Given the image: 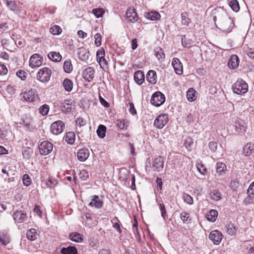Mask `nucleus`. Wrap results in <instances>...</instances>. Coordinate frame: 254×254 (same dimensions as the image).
<instances>
[{
    "mask_svg": "<svg viewBox=\"0 0 254 254\" xmlns=\"http://www.w3.org/2000/svg\"><path fill=\"white\" fill-rule=\"evenodd\" d=\"M64 128V124L61 121L54 122L51 126V131L55 135L60 134Z\"/></svg>",
    "mask_w": 254,
    "mask_h": 254,
    "instance_id": "obj_7",
    "label": "nucleus"
},
{
    "mask_svg": "<svg viewBox=\"0 0 254 254\" xmlns=\"http://www.w3.org/2000/svg\"><path fill=\"white\" fill-rule=\"evenodd\" d=\"M78 58L82 61L87 62L89 59V51L84 47H80L77 49Z\"/></svg>",
    "mask_w": 254,
    "mask_h": 254,
    "instance_id": "obj_14",
    "label": "nucleus"
},
{
    "mask_svg": "<svg viewBox=\"0 0 254 254\" xmlns=\"http://www.w3.org/2000/svg\"><path fill=\"white\" fill-rule=\"evenodd\" d=\"M95 70L92 67H88L83 70L82 76L88 81H91L94 77Z\"/></svg>",
    "mask_w": 254,
    "mask_h": 254,
    "instance_id": "obj_13",
    "label": "nucleus"
},
{
    "mask_svg": "<svg viewBox=\"0 0 254 254\" xmlns=\"http://www.w3.org/2000/svg\"><path fill=\"white\" fill-rule=\"evenodd\" d=\"M232 89L234 93L238 95H242L247 92L248 85L245 81L240 79L232 85Z\"/></svg>",
    "mask_w": 254,
    "mask_h": 254,
    "instance_id": "obj_2",
    "label": "nucleus"
},
{
    "mask_svg": "<svg viewBox=\"0 0 254 254\" xmlns=\"http://www.w3.org/2000/svg\"><path fill=\"white\" fill-rule=\"evenodd\" d=\"M158 205L159 206L161 216L163 217L164 220H166L167 219H168V215L167 214V212L164 204L163 203L158 202Z\"/></svg>",
    "mask_w": 254,
    "mask_h": 254,
    "instance_id": "obj_44",
    "label": "nucleus"
},
{
    "mask_svg": "<svg viewBox=\"0 0 254 254\" xmlns=\"http://www.w3.org/2000/svg\"><path fill=\"white\" fill-rule=\"evenodd\" d=\"M12 216L15 222L17 223L23 222L27 218L26 213L21 210H17L14 212Z\"/></svg>",
    "mask_w": 254,
    "mask_h": 254,
    "instance_id": "obj_16",
    "label": "nucleus"
},
{
    "mask_svg": "<svg viewBox=\"0 0 254 254\" xmlns=\"http://www.w3.org/2000/svg\"><path fill=\"white\" fill-rule=\"evenodd\" d=\"M134 79L137 84L141 85L144 81L143 73L140 70L135 71L134 74Z\"/></svg>",
    "mask_w": 254,
    "mask_h": 254,
    "instance_id": "obj_20",
    "label": "nucleus"
},
{
    "mask_svg": "<svg viewBox=\"0 0 254 254\" xmlns=\"http://www.w3.org/2000/svg\"><path fill=\"white\" fill-rule=\"evenodd\" d=\"M22 94L23 95V99L27 102H34L35 98L37 97V94L35 90L32 89L23 91Z\"/></svg>",
    "mask_w": 254,
    "mask_h": 254,
    "instance_id": "obj_9",
    "label": "nucleus"
},
{
    "mask_svg": "<svg viewBox=\"0 0 254 254\" xmlns=\"http://www.w3.org/2000/svg\"><path fill=\"white\" fill-rule=\"evenodd\" d=\"M175 72L179 75L183 73V64L178 58H174L172 62Z\"/></svg>",
    "mask_w": 254,
    "mask_h": 254,
    "instance_id": "obj_17",
    "label": "nucleus"
},
{
    "mask_svg": "<svg viewBox=\"0 0 254 254\" xmlns=\"http://www.w3.org/2000/svg\"><path fill=\"white\" fill-rule=\"evenodd\" d=\"M62 30L60 26L55 25L50 28V32L53 35H59L61 33Z\"/></svg>",
    "mask_w": 254,
    "mask_h": 254,
    "instance_id": "obj_52",
    "label": "nucleus"
},
{
    "mask_svg": "<svg viewBox=\"0 0 254 254\" xmlns=\"http://www.w3.org/2000/svg\"><path fill=\"white\" fill-rule=\"evenodd\" d=\"M223 236L218 230L212 231L209 235V238L214 245H218L221 242Z\"/></svg>",
    "mask_w": 254,
    "mask_h": 254,
    "instance_id": "obj_11",
    "label": "nucleus"
},
{
    "mask_svg": "<svg viewBox=\"0 0 254 254\" xmlns=\"http://www.w3.org/2000/svg\"><path fill=\"white\" fill-rule=\"evenodd\" d=\"M247 193L248 194H252L254 196V182L249 186Z\"/></svg>",
    "mask_w": 254,
    "mask_h": 254,
    "instance_id": "obj_64",
    "label": "nucleus"
},
{
    "mask_svg": "<svg viewBox=\"0 0 254 254\" xmlns=\"http://www.w3.org/2000/svg\"><path fill=\"white\" fill-rule=\"evenodd\" d=\"M228 3L231 9L235 12L240 10V6L237 0H228Z\"/></svg>",
    "mask_w": 254,
    "mask_h": 254,
    "instance_id": "obj_32",
    "label": "nucleus"
},
{
    "mask_svg": "<svg viewBox=\"0 0 254 254\" xmlns=\"http://www.w3.org/2000/svg\"><path fill=\"white\" fill-rule=\"evenodd\" d=\"M75 135L73 132H68L66 133L65 139L67 143L72 144L75 141Z\"/></svg>",
    "mask_w": 254,
    "mask_h": 254,
    "instance_id": "obj_40",
    "label": "nucleus"
},
{
    "mask_svg": "<svg viewBox=\"0 0 254 254\" xmlns=\"http://www.w3.org/2000/svg\"><path fill=\"white\" fill-rule=\"evenodd\" d=\"M99 64H100L101 68H103L104 66L107 65V61L105 58V57L100 59V60H98L97 61Z\"/></svg>",
    "mask_w": 254,
    "mask_h": 254,
    "instance_id": "obj_62",
    "label": "nucleus"
},
{
    "mask_svg": "<svg viewBox=\"0 0 254 254\" xmlns=\"http://www.w3.org/2000/svg\"><path fill=\"white\" fill-rule=\"evenodd\" d=\"M48 57L49 59L56 62H60L62 59V56L60 54L56 52H50L48 55Z\"/></svg>",
    "mask_w": 254,
    "mask_h": 254,
    "instance_id": "obj_28",
    "label": "nucleus"
},
{
    "mask_svg": "<svg viewBox=\"0 0 254 254\" xmlns=\"http://www.w3.org/2000/svg\"><path fill=\"white\" fill-rule=\"evenodd\" d=\"M3 1L6 4L7 6L10 10L15 12H18L19 11L16 2L15 0H3Z\"/></svg>",
    "mask_w": 254,
    "mask_h": 254,
    "instance_id": "obj_22",
    "label": "nucleus"
},
{
    "mask_svg": "<svg viewBox=\"0 0 254 254\" xmlns=\"http://www.w3.org/2000/svg\"><path fill=\"white\" fill-rule=\"evenodd\" d=\"M218 216V212L216 210L212 209L210 210L206 214V218L207 220L210 222H214Z\"/></svg>",
    "mask_w": 254,
    "mask_h": 254,
    "instance_id": "obj_25",
    "label": "nucleus"
},
{
    "mask_svg": "<svg viewBox=\"0 0 254 254\" xmlns=\"http://www.w3.org/2000/svg\"><path fill=\"white\" fill-rule=\"evenodd\" d=\"M61 252L63 254H78L77 249L73 246L63 248L61 250Z\"/></svg>",
    "mask_w": 254,
    "mask_h": 254,
    "instance_id": "obj_27",
    "label": "nucleus"
},
{
    "mask_svg": "<svg viewBox=\"0 0 254 254\" xmlns=\"http://www.w3.org/2000/svg\"><path fill=\"white\" fill-rule=\"evenodd\" d=\"M164 159L163 157L158 156L154 159L152 163V168L154 171H162L164 168Z\"/></svg>",
    "mask_w": 254,
    "mask_h": 254,
    "instance_id": "obj_10",
    "label": "nucleus"
},
{
    "mask_svg": "<svg viewBox=\"0 0 254 254\" xmlns=\"http://www.w3.org/2000/svg\"><path fill=\"white\" fill-rule=\"evenodd\" d=\"M51 73L52 71L49 68H42L38 71L37 78L42 82H47L50 80Z\"/></svg>",
    "mask_w": 254,
    "mask_h": 254,
    "instance_id": "obj_4",
    "label": "nucleus"
},
{
    "mask_svg": "<svg viewBox=\"0 0 254 254\" xmlns=\"http://www.w3.org/2000/svg\"><path fill=\"white\" fill-rule=\"evenodd\" d=\"M43 59L38 54H34L31 56L29 60V65L32 68L39 67L42 65Z\"/></svg>",
    "mask_w": 254,
    "mask_h": 254,
    "instance_id": "obj_8",
    "label": "nucleus"
},
{
    "mask_svg": "<svg viewBox=\"0 0 254 254\" xmlns=\"http://www.w3.org/2000/svg\"><path fill=\"white\" fill-rule=\"evenodd\" d=\"M63 67L65 72L70 73L73 69L71 61L70 60L65 61L64 62Z\"/></svg>",
    "mask_w": 254,
    "mask_h": 254,
    "instance_id": "obj_43",
    "label": "nucleus"
},
{
    "mask_svg": "<svg viewBox=\"0 0 254 254\" xmlns=\"http://www.w3.org/2000/svg\"><path fill=\"white\" fill-rule=\"evenodd\" d=\"M193 143V139L191 137H188L185 140L184 144L188 149H191Z\"/></svg>",
    "mask_w": 254,
    "mask_h": 254,
    "instance_id": "obj_55",
    "label": "nucleus"
},
{
    "mask_svg": "<svg viewBox=\"0 0 254 254\" xmlns=\"http://www.w3.org/2000/svg\"><path fill=\"white\" fill-rule=\"evenodd\" d=\"M247 249H249L248 254H254V242L248 241Z\"/></svg>",
    "mask_w": 254,
    "mask_h": 254,
    "instance_id": "obj_58",
    "label": "nucleus"
},
{
    "mask_svg": "<svg viewBox=\"0 0 254 254\" xmlns=\"http://www.w3.org/2000/svg\"><path fill=\"white\" fill-rule=\"evenodd\" d=\"M91 197V201L89 203V206L94 207L97 209L101 208L103 206V201L98 195H94Z\"/></svg>",
    "mask_w": 254,
    "mask_h": 254,
    "instance_id": "obj_12",
    "label": "nucleus"
},
{
    "mask_svg": "<svg viewBox=\"0 0 254 254\" xmlns=\"http://www.w3.org/2000/svg\"><path fill=\"white\" fill-rule=\"evenodd\" d=\"M195 90L192 88L188 90L186 96L189 101L192 102L196 99V96L195 95Z\"/></svg>",
    "mask_w": 254,
    "mask_h": 254,
    "instance_id": "obj_34",
    "label": "nucleus"
},
{
    "mask_svg": "<svg viewBox=\"0 0 254 254\" xmlns=\"http://www.w3.org/2000/svg\"><path fill=\"white\" fill-rule=\"evenodd\" d=\"M63 86L66 91L70 92L72 89V82L69 79H65L63 81Z\"/></svg>",
    "mask_w": 254,
    "mask_h": 254,
    "instance_id": "obj_37",
    "label": "nucleus"
},
{
    "mask_svg": "<svg viewBox=\"0 0 254 254\" xmlns=\"http://www.w3.org/2000/svg\"><path fill=\"white\" fill-rule=\"evenodd\" d=\"M155 56L158 60L164 59L165 58V54L162 49L157 47L154 50Z\"/></svg>",
    "mask_w": 254,
    "mask_h": 254,
    "instance_id": "obj_39",
    "label": "nucleus"
},
{
    "mask_svg": "<svg viewBox=\"0 0 254 254\" xmlns=\"http://www.w3.org/2000/svg\"><path fill=\"white\" fill-rule=\"evenodd\" d=\"M254 196L252 194H248V196L245 198L244 201L246 204L254 203Z\"/></svg>",
    "mask_w": 254,
    "mask_h": 254,
    "instance_id": "obj_61",
    "label": "nucleus"
},
{
    "mask_svg": "<svg viewBox=\"0 0 254 254\" xmlns=\"http://www.w3.org/2000/svg\"><path fill=\"white\" fill-rule=\"evenodd\" d=\"M7 69L4 64H0V75H4L7 73Z\"/></svg>",
    "mask_w": 254,
    "mask_h": 254,
    "instance_id": "obj_63",
    "label": "nucleus"
},
{
    "mask_svg": "<svg viewBox=\"0 0 254 254\" xmlns=\"http://www.w3.org/2000/svg\"><path fill=\"white\" fill-rule=\"evenodd\" d=\"M23 184L26 187L29 186L31 184V180L28 174H24L22 178Z\"/></svg>",
    "mask_w": 254,
    "mask_h": 254,
    "instance_id": "obj_54",
    "label": "nucleus"
},
{
    "mask_svg": "<svg viewBox=\"0 0 254 254\" xmlns=\"http://www.w3.org/2000/svg\"><path fill=\"white\" fill-rule=\"evenodd\" d=\"M38 235L36 230L34 228L29 229L27 231L26 233L27 239L31 241L36 239Z\"/></svg>",
    "mask_w": 254,
    "mask_h": 254,
    "instance_id": "obj_30",
    "label": "nucleus"
},
{
    "mask_svg": "<svg viewBox=\"0 0 254 254\" xmlns=\"http://www.w3.org/2000/svg\"><path fill=\"white\" fill-rule=\"evenodd\" d=\"M208 147H209V148L210 149V150L212 152H215L217 150V144L216 142L210 141L209 143Z\"/></svg>",
    "mask_w": 254,
    "mask_h": 254,
    "instance_id": "obj_60",
    "label": "nucleus"
},
{
    "mask_svg": "<svg viewBox=\"0 0 254 254\" xmlns=\"http://www.w3.org/2000/svg\"><path fill=\"white\" fill-rule=\"evenodd\" d=\"M92 13L97 17L100 18L102 17L105 13V10L102 8H94L92 10Z\"/></svg>",
    "mask_w": 254,
    "mask_h": 254,
    "instance_id": "obj_45",
    "label": "nucleus"
},
{
    "mask_svg": "<svg viewBox=\"0 0 254 254\" xmlns=\"http://www.w3.org/2000/svg\"><path fill=\"white\" fill-rule=\"evenodd\" d=\"M33 150L30 147H27L24 150L22 151L23 157L26 159H29L32 154Z\"/></svg>",
    "mask_w": 254,
    "mask_h": 254,
    "instance_id": "obj_46",
    "label": "nucleus"
},
{
    "mask_svg": "<svg viewBox=\"0 0 254 254\" xmlns=\"http://www.w3.org/2000/svg\"><path fill=\"white\" fill-rule=\"evenodd\" d=\"M77 157L80 161L84 162L87 159L89 156V151L87 148L79 149L77 152Z\"/></svg>",
    "mask_w": 254,
    "mask_h": 254,
    "instance_id": "obj_18",
    "label": "nucleus"
},
{
    "mask_svg": "<svg viewBox=\"0 0 254 254\" xmlns=\"http://www.w3.org/2000/svg\"><path fill=\"white\" fill-rule=\"evenodd\" d=\"M126 16L127 19L131 23H134L138 20V16L136 10L134 8L127 9L126 13Z\"/></svg>",
    "mask_w": 254,
    "mask_h": 254,
    "instance_id": "obj_15",
    "label": "nucleus"
},
{
    "mask_svg": "<svg viewBox=\"0 0 254 254\" xmlns=\"http://www.w3.org/2000/svg\"><path fill=\"white\" fill-rule=\"evenodd\" d=\"M247 125L243 121L236 124V130L239 133H244L246 131Z\"/></svg>",
    "mask_w": 254,
    "mask_h": 254,
    "instance_id": "obj_35",
    "label": "nucleus"
},
{
    "mask_svg": "<svg viewBox=\"0 0 254 254\" xmlns=\"http://www.w3.org/2000/svg\"><path fill=\"white\" fill-rule=\"evenodd\" d=\"M183 198L184 199V201L186 203H187L190 205H191L193 203V200L192 197L189 194H188L187 193H185L183 194Z\"/></svg>",
    "mask_w": 254,
    "mask_h": 254,
    "instance_id": "obj_53",
    "label": "nucleus"
},
{
    "mask_svg": "<svg viewBox=\"0 0 254 254\" xmlns=\"http://www.w3.org/2000/svg\"><path fill=\"white\" fill-rule=\"evenodd\" d=\"M39 111L42 116L47 115L49 111V105L45 104L41 106L39 109Z\"/></svg>",
    "mask_w": 254,
    "mask_h": 254,
    "instance_id": "obj_51",
    "label": "nucleus"
},
{
    "mask_svg": "<svg viewBox=\"0 0 254 254\" xmlns=\"http://www.w3.org/2000/svg\"><path fill=\"white\" fill-rule=\"evenodd\" d=\"M254 149V144H252L251 143H248L243 148V154L246 156H250L253 153Z\"/></svg>",
    "mask_w": 254,
    "mask_h": 254,
    "instance_id": "obj_24",
    "label": "nucleus"
},
{
    "mask_svg": "<svg viewBox=\"0 0 254 254\" xmlns=\"http://www.w3.org/2000/svg\"><path fill=\"white\" fill-rule=\"evenodd\" d=\"M181 41L182 46L187 48H190L192 43V41L190 39H187L185 35L182 36Z\"/></svg>",
    "mask_w": 254,
    "mask_h": 254,
    "instance_id": "obj_41",
    "label": "nucleus"
},
{
    "mask_svg": "<svg viewBox=\"0 0 254 254\" xmlns=\"http://www.w3.org/2000/svg\"><path fill=\"white\" fill-rule=\"evenodd\" d=\"M69 238L71 241L76 243H81L83 241L82 235L77 232L71 233L69 235Z\"/></svg>",
    "mask_w": 254,
    "mask_h": 254,
    "instance_id": "obj_29",
    "label": "nucleus"
},
{
    "mask_svg": "<svg viewBox=\"0 0 254 254\" xmlns=\"http://www.w3.org/2000/svg\"><path fill=\"white\" fill-rule=\"evenodd\" d=\"M226 231L229 235H234L236 232V229L232 224H229L226 226Z\"/></svg>",
    "mask_w": 254,
    "mask_h": 254,
    "instance_id": "obj_49",
    "label": "nucleus"
},
{
    "mask_svg": "<svg viewBox=\"0 0 254 254\" xmlns=\"http://www.w3.org/2000/svg\"><path fill=\"white\" fill-rule=\"evenodd\" d=\"M95 44L99 47L101 45L102 37L100 33H97L94 35Z\"/></svg>",
    "mask_w": 254,
    "mask_h": 254,
    "instance_id": "obj_57",
    "label": "nucleus"
},
{
    "mask_svg": "<svg viewBox=\"0 0 254 254\" xmlns=\"http://www.w3.org/2000/svg\"><path fill=\"white\" fill-rule=\"evenodd\" d=\"M168 116L166 114L159 115L154 121V126L159 129L162 128L168 122Z\"/></svg>",
    "mask_w": 254,
    "mask_h": 254,
    "instance_id": "obj_5",
    "label": "nucleus"
},
{
    "mask_svg": "<svg viewBox=\"0 0 254 254\" xmlns=\"http://www.w3.org/2000/svg\"><path fill=\"white\" fill-rule=\"evenodd\" d=\"M53 148V144L48 141H43L39 145V152L42 155L49 154L52 151Z\"/></svg>",
    "mask_w": 254,
    "mask_h": 254,
    "instance_id": "obj_6",
    "label": "nucleus"
},
{
    "mask_svg": "<svg viewBox=\"0 0 254 254\" xmlns=\"http://www.w3.org/2000/svg\"><path fill=\"white\" fill-rule=\"evenodd\" d=\"M61 108L63 111H67L68 112H70L72 106L70 100H64L61 105Z\"/></svg>",
    "mask_w": 254,
    "mask_h": 254,
    "instance_id": "obj_33",
    "label": "nucleus"
},
{
    "mask_svg": "<svg viewBox=\"0 0 254 254\" xmlns=\"http://www.w3.org/2000/svg\"><path fill=\"white\" fill-rule=\"evenodd\" d=\"M213 20L217 28L224 32H230L234 24L233 20L227 14H218L213 17Z\"/></svg>",
    "mask_w": 254,
    "mask_h": 254,
    "instance_id": "obj_1",
    "label": "nucleus"
},
{
    "mask_svg": "<svg viewBox=\"0 0 254 254\" xmlns=\"http://www.w3.org/2000/svg\"><path fill=\"white\" fill-rule=\"evenodd\" d=\"M226 170V165L222 162H217L216 164V170L217 173L219 175H223L225 173Z\"/></svg>",
    "mask_w": 254,
    "mask_h": 254,
    "instance_id": "obj_26",
    "label": "nucleus"
},
{
    "mask_svg": "<svg viewBox=\"0 0 254 254\" xmlns=\"http://www.w3.org/2000/svg\"><path fill=\"white\" fill-rule=\"evenodd\" d=\"M182 23L183 25L188 26L191 22V20L189 18L188 14L186 12L181 14Z\"/></svg>",
    "mask_w": 254,
    "mask_h": 254,
    "instance_id": "obj_42",
    "label": "nucleus"
},
{
    "mask_svg": "<svg viewBox=\"0 0 254 254\" xmlns=\"http://www.w3.org/2000/svg\"><path fill=\"white\" fill-rule=\"evenodd\" d=\"M144 16L148 19L154 21L160 19L161 16L157 11H150L144 13Z\"/></svg>",
    "mask_w": 254,
    "mask_h": 254,
    "instance_id": "obj_23",
    "label": "nucleus"
},
{
    "mask_svg": "<svg viewBox=\"0 0 254 254\" xmlns=\"http://www.w3.org/2000/svg\"><path fill=\"white\" fill-rule=\"evenodd\" d=\"M210 198L215 201H218L221 198L220 192L217 190H211L209 193Z\"/></svg>",
    "mask_w": 254,
    "mask_h": 254,
    "instance_id": "obj_31",
    "label": "nucleus"
},
{
    "mask_svg": "<svg viewBox=\"0 0 254 254\" xmlns=\"http://www.w3.org/2000/svg\"><path fill=\"white\" fill-rule=\"evenodd\" d=\"M165 101V95L161 92L157 91L152 95L150 103L154 106L159 107L164 103Z\"/></svg>",
    "mask_w": 254,
    "mask_h": 254,
    "instance_id": "obj_3",
    "label": "nucleus"
},
{
    "mask_svg": "<svg viewBox=\"0 0 254 254\" xmlns=\"http://www.w3.org/2000/svg\"><path fill=\"white\" fill-rule=\"evenodd\" d=\"M106 127L102 125H100L98 127L97 129V133L99 137L100 138H104L106 135Z\"/></svg>",
    "mask_w": 254,
    "mask_h": 254,
    "instance_id": "obj_36",
    "label": "nucleus"
},
{
    "mask_svg": "<svg viewBox=\"0 0 254 254\" xmlns=\"http://www.w3.org/2000/svg\"><path fill=\"white\" fill-rule=\"evenodd\" d=\"M58 184V181L54 178L49 177L46 183L47 186L50 188H55Z\"/></svg>",
    "mask_w": 254,
    "mask_h": 254,
    "instance_id": "obj_47",
    "label": "nucleus"
},
{
    "mask_svg": "<svg viewBox=\"0 0 254 254\" xmlns=\"http://www.w3.org/2000/svg\"><path fill=\"white\" fill-rule=\"evenodd\" d=\"M180 217L184 223H189L191 222V218L190 217V215L186 212L181 213Z\"/></svg>",
    "mask_w": 254,
    "mask_h": 254,
    "instance_id": "obj_48",
    "label": "nucleus"
},
{
    "mask_svg": "<svg viewBox=\"0 0 254 254\" xmlns=\"http://www.w3.org/2000/svg\"><path fill=\"white\" fill-rule=\"evenodd\" d=\"M0 242L4 246L9 243V238L8 235L4 232H0Z\"/></svg>",
    "mask_w": 254,
    "mask_h": 254,
    "instance_id": "obj_38",
    "label": "nucleus"
},
{
    "mask_svg": "<svg viewBox=\"0 0 254 254\" xmlns=\"http://www.w3.org/2000/svg\"><path fill=\"white\" fill-rule=\"evenodd\" d=\"M105 51L103 48H101L98 50L96 53L97 61H98V60H100V59H101V58L105 57Z\"/></svg>",
    "mask_w": 254,
    "mask_h": 254,
    "instance_id": "obj_59",
    "label": "nucleus"
},
{
    "mask_svg": "<svg viewBox=\"0 0 254 254\" xmlns=\"http://www.w3.org/2000/svg\"><path fill=\"white\" fill-rule=\"evenodd\" d=\"M147 80L151 84H155L157 81L156 72L153 70L148 71L146 74Z\"/></svg>",
    "mask_w": 254,
    "mask_h": 254,
    "instance_id": "obj_21",
    "label": "nucleus"
},
{
    "mask_svg": "<svg viewBox=\"0 0 254 254\" xmlns=\"http://www.w3.org/2000/svg\"><path fill=\"white\" fill-rule=\"evenodd\" d=\"M79 178L83 181L86 180L89 177V174L87 171L83 170L79 174Z\"/></svg>",
    "mask_w": 254,
    "mask_h": 254,
    "instance_id": "obj_56",
    "label": "nucleus"
},
{
    "mask_svg": "<svg viewBox=\"0 0 254 254\" xmlns=\"http://www.w3.org/2000/svg\"><path fill=\"white\" fill-rule=\"evenodd\" d=\"M196 168L198 171L202 175H204L207 172V169L201 163L198 162L196 164Z\"/></svg>",
    "mask_w": 254,
    "mask_h": 254,
    "instance_id": "obj_50",
    "label": "nucleus"
},
{
    "mask_svg": "<svg viewBox=\"0 0 254 254\" xmlns=\"http://www.w3.org/2000/svg\"><path fill=\"white\" fill-rule=\"evenodd\" d=\"M239 64V58L236 55H233L231 56L230 60L228 62V66L232 69L236 68Z\"/></svg>",
    "mask_w": 254,
    "mask_h": 254,
    "instance_id": "obj_19",
    "label": "nucleus"
}]
</instances>
